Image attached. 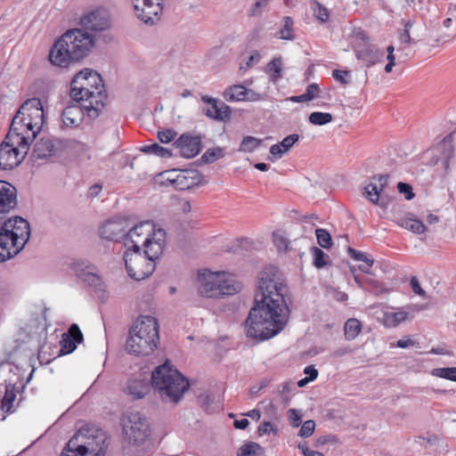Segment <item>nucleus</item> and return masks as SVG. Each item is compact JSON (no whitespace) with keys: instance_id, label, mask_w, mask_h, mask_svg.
<instances>
[{"instance_id":"9d476101","label":"nucleus","mask_w":456,"mask_h":456,"mask_svg":"<svg viewBox=\"0 0 456 456\" xmlns=\"http://www.w3.org/2000/svg\"><path fill=\"white\" fill-rule=\"evenodd\" d=\"M22 130L14 125L10 127L4 142L0 144V169L10 170L19 166L28 154L30 140L16 131Z\"/></svg>"},{"instance_id":"f257e3e1","label":"nucleus","mask_w":456,"mask_h":456,"mask_svg":"<svg viewBox=\"0 0 456 456\" xmlns=\"http://www.w3.org/2000/svg\"><path fill=\"white\" fill-rule=\"evenodd\" d=\"M254 302L245 323L247 336L263 340L281 332L289 321L290 297L275 266L265 267L259 273Z\"/></svg>"},{"instance_id":"ea45409f","label":"nucleus","mask_w":456,"mask_h":456,"mask_svg":"<svg viewBox=\"0 0 456 456\" xmlns=\"http://www.w3.org/2000/svg\"><path fill=\"white\" fill-rule=\"evenodd\" d=\"M431 374L456 382V367L436 368L431 370Z\"/></svg>"},{"instance_id":"e2e57ef3","label":"nucleus","mask_w":456,"mask_h":456,"mask_svg":"<svg viewBox=\"0 0 456 456\" xmlns=\"http://www.w3.org/2000/svg\"><path fill=\"white\" fill-rule=\"evenodd\" d=\"M304 373L307 375V379L310 381H314L318 377V370L314 368V365L306 366L304 370Z\"/></svg>"},{"instance_id":"13d9d810","label":"nucleus","mask_w":456,"mask_h":456,"mask_svg":"<svg viewBox=\"0 0 456 456\" xmlns=\"http://www.w3.org/2000/svg\"><path fill=\"white\" fill-rule=\"evenodd\" d=\"M289 419L293 427H298L301 424V415L295 409H290L288 411Z\"/></svg>"},{"instance_id":"cd10ccee","label":"nucleus","mask_w":456,"mask_h":456,"mask_svg":"<svg viewBox=\"0 0 456 456\" xmlns=\"http://www.w3.org/2000/svg\"><path fill=\"white\" fill-rule=\"evenodd\" d=\"M86 79V73L84 70H80L75 76V77L71 81V89H70V103L82 105L81 102L84 101V85L80 83V80Z\"/></svg>"},{"instance_id":"8fccbe9b","label":"nucleus","mask_w":456,"mask_h":456,"mask_svg":"<svg viewBox=\"0 0 456 456\" xmlns=\"http://www.w3.org/2000/svg\"><path fill=\"white\" fill-rule=\"evenodd\" d=\"M298 134H292L288 136H286L279 144L282 148V151L285 153L289 151V149L294 145V143L298 141Z\"/></svg>"},{"instance_id":"7ed1b4c3","label":"nucleus","mask_w":456,"mask_h":456,"mask_svg":"<svg viewBox=\"0 0 456 456\" xmlns=\"http://www.w3.org/2000/svg\"><path fill=\"white\" fill-rule=\"evenodd\" d=\"M159 343V323L150 315L140 316L129 331L126 349L134 355H149Z\"/></svg>"},{"instance_id":"4468645a","label":"nucleus","mask_w":456,"mask_h":456,"mask_svg":"<svg viewBox=\"0 0 456 456\" xmlns=\"http://www.w3.org/2000/svg\"><path fill=\"white\" fill-rule=\"evenodd\" d=\"M77 146L80 151L84 150V144L73 139L65 142L54 137H42L34 146L32 156L35 159H44L55 155L63 148L72 149Z\"/></svg>"},{"instance_id":"4be33fe9","label":"nucleus","mask_w":456,"mask_h":456,"mask_svg":"<svg viewBox=\"0 0 456 456\" xmlns=\"http://www.w3.org/2000/svg\"><path fill=\"white\" fill-rule=\"evenodd\" d=\"M85 112L82 105L69 103L61 113L63 126L69 128L78 127L84 121Z\"/></svg>"},{"instance_id":"680f3d73","label":"nucleus","mask_w":456,"mask_h":456,"mask_svg":"<svg viewBox=\"0 0 456 456\" xmlns=\"http://www.w3.org/2000/svg\"><path fill=\"white\" fill-rule=\"evenodd\" d=\"M262 56L258 51H253L246 62V68H250L260 61Z\"/></svg>"},{"instance_id":"423d86ee","label":"nucleus","mask_w":456,"mask_h":456,"mask_svg":"<svg viewBox=\"0 0 456 456\" xmlns=\"http://www.w3.org/2000/svg\"><path fill=\"white\" fill-rule=\"evenodd\" d=\"M151 256L162 255L166 247V232L156 228L151 221L135 224L126 232L124 245L127 250H140V245Z\"/></svg>"},{"instance_id":"393cba45","label":"nucleus","mask_w":456,"mask_h":456,"mask_svg":"<svg viewBox=\"0 0 456 456\" xmlns=\"http://www.w3.org/2000/svg\"><path fill=\"white\" fill-rule=\"evenodd\" d=\"M422 309L423 307L418 305H407L397 312L386 314L385 322L387 325L395 327L406 320L413 319L414 314Z\"/></svg>"},{"instance_id":"bb28decb","label":"nucleus","mask_w":456,"mask_h":456,"mask_svg":"<svg viewBox=\"0 0 456 456\" xmlns=\"http://www.w3.org/2000/svg\"><path fill=\"white\" fill-rule=\"evenodd\" d=\"M62 452L86 456V433L83 427H80L77 433L69 439Z\"/></svg>"},{"instance_id":"5701e85b","label":"nucleus","mask_w":456,"mask_h":456,"mask_svg":"<svg viewBox=\"0 0 456 456\" xmlns=\"http://www.w3.org/2000/svg\"><path fill=\"white\" fill-rule=\"evenodd\" d=\"M388 175H379L371 178L370 183L364 187L363 195L373 204L378 205L381 192L387 185Z\"/></svg>"},{"instance_id":"bf43d9fd","label":"nucleus","mask_w":456,"mask_h":456,"mask_svg":"<svg viewBox=\"0 0 456 456\" xmlns=\"http://www.w3.org/2000/svg\"><path fill=\"white\" fill-rule=\"evenodd\" d=\"M305 93L311 101L318 96L320 93L319 86L315 83L310 84L307 86Z\"/></svg>"},{"instance_id":"7c9ffc66","label":"nucleus","mask_w":456,"mask_h":456,"mask_svg":"<svg viewBox=\"0 0 456 456\" xmlns=\"http://www.w3.org/2000/svg\"><path fill=\"white\" fill-rule=\"evenodd\" d=\"M396 224L416 234H422L427 230L425 224L421 221L413 218L412 216L400 217L396 220Z\"/></svg>"},{"instance_id":"1a4fd4ad","label":"nucleus","mask_w":456,"mask_h":456,"mask_svg":"<svg viewBox=\"0 0 456 456\" xmlns=\"http://www.w3.org/2000/svg\"><path fill=\"white\" fill-rule=\"evenodd\" d=\"M199 293L204 297H219L239 292L241 286L225 272L204 270L199 273Z\"/></svg>"},{"instance_id":"aec40b11","label":"nucleus","mask_w":456,"mask_h":456,"mask_svg":"<svg viewBox=\"0 0 456 456\" xmlns=\"http://www.w3.org/2000/svg\"><path fill=\"white\" fill-rule=\"evenodd\" d=\"M126 232V221L123 219L110 220L103 224L100 228V235L102 238L108 240H123L125 242V236Z\"/></svg>"},{"instance_id":"09e8293b","label":"nucleus","mask_w":456,"mask_h":456,"mask_svg":"<svg viewBox=\"0 0 456 456\" xmlns=\"http://www.w3.org/2000/svg\"><path fill=\"white\" fill-rule=\"evenodd\" d=\"M281 58L273 59L268 64L269 71L273 72L272 76L273 78H278L281 76Z\"/></svg>"},{"instance_id":"a211bd4d","label":"nucleus","mask_w":456,"mask_h":456,"mask_svg":"<svg viewBox=\"0 0 456 456\" xmlns=\"http://www.w3.org/2000/svg\"><path fill=\"white\" fill-rule=\"evenodd\" d=\"M201 101L208 106L203 109L205 115L212 119L225 121L230 118L231 108L224 102L203 95Z\"/></svg>"},{"instance_id":"49530a36","label":"nucleus","mask_w":456,"mask_h":456,"mask_svg":"<svg viewBox=\"0 0 456 456\" xmlns=\"http://www.w3.org/2000/svg\"><path fill=\"white\" fill-rule=\"evenodd\" d=\"M15 397L16 395L12 390L6 389L4 396L2 400V409L7 412L11 411Z\"/></svg>"},{"instance_id":"c756f323","label":"nucleus","mask_w":456,"mask_h":456,"mask_svg":"<svg viewBox=\"0 0 456 456\" xmlns=\"http://www.w3.org/2000/svg\"><path fill=\"white\" fill-rule=\"evenodd\" d=\"M88 269L87 265V290L90 289L100 300L103 301L106 298L105 284L101 276Z\"/></svg>"},{"instance_id":"6ab92c4d","label":"nucleus","mask_w":456,"mask_h":456,"mask_svg":"<svg viewBox=\"0 0 456 456\" xmlns=\"http://www.w3.org/2000/svg\"><path fill=\"white\" fill-rule=\"evenodd\" d=\"M174 146L179 151L182 157L194 158L200 151L201 136L183 134L174 142Z\"/></svg>"},{"instance_id":"052dcab7","label":"nucleus","mask_w":456,"mask_h":456,"mask_svg":"<svg viewBox=\"0 0 456 456\" xmlns=\"http://www.w3.org/2000/svg\"><path fill=\"white\" fill-rule=\"evenodd\" d=\"M410 283H411V287L413 290V292L419 296H421V297H425L426 296V292L424 289H422V288L420 287V284L417 279V277L413 276L411 278V281H410Z\"/></svg>"},{"instance_id":"58836bf2","label":"nucleus","mask_w":456,"mask_h":456,"mask_svg":"<svg viewBox=\"0 0 456 456\" xmlns=\"http://www.w3.org/2000/svg\"><path fill=\"white\" fill-rule=\"evenodd\" d=\"M261 143L262 140L248 135L243 138L240 146V151L243 152H252L258 148Z\"/></svg>"},{"instance_id":"b1692460","label":"nucleus","mask_w":456,"mask_h":456,"mask_svg":"<svg viewBox=\"0 0 456 456\" xmlns=\"http://www.w3.org/2000/svg\"><path fill=\"white\" fill-rule=\"evenodd\" d=\"M83 334L77 324H72L68 333L62 335L60 341L61 354H68L73 352L77 346V343H81Z\"/></svg>"},{"instance_id":"4d7b16f0","label":"nucleus","mask_w":456,"mask_h":456,"mask_svg":"<svg viewBox=\"0 0 456 456\" xmlns=\"http://www.w3.org/2000/svg\"><path fill=\"white\" fill-rule=\"evenodd\" d=\"M348 75L349 72L346 70L335 69L332 72L333 77L343 85H346L349 83V80L346 78Z\"/></svg>"},{"instance_id":"c85d7f7f","label":"nucleus","mask_w":456,"mask_h":456,"mask_svg":"<svg viewBox=\"0 0 456 456\" xmlns=\"http://www.w3.org/2000/svg\"><path fill=\"white\" fill-rule=\"evenodd\" d=\"M126 390L134 398L140 399L150 391V384L147 379H133L128 381Z\"/></svg>"},{"instance_id":"e433bc0d","label":"nucleus","mask_w":456,"mask_h":456,"mask_svg":"<svg viewBox=\"0 0 456 456\" xmlns=\"http://www.w3.org/2000/svg\"><path fill=\"white\" fill-rule=\"evenodd\" d=\"M142 151L147 154H153L162 158H169L172 156L170 150L160 146L158 143H152L142 148Z\"/></svg>"},{"instance_id":"4c0bfd02","label":"nucleus","mask_w":456,"mask_h":456,"mask_svg":"<svg viewBox=\"0 0 456 456\" xmlns=\"http://www.w3.org/2000/svg\"><path fill=\"white\" fill-rule=\"evenodd\" d=\"M332 115L328 112L314 111L310 114L309 122L314 126H323L332 121Z\"/></svg>"},{"instance_id":"37998d69","label":"nucleus","mask_w":456,"mask_h":456,"mask_svg":"<svg viewBox=\"0 0 456 456\" xmlns=\"http://www.w3.org/2000/svg\"><path fill=\"white\" fill-rule=\"evenodd\" d=\"M316 237L318 244L324 248H329L332 246V239L330 234L325 229H316Z\"/></svg>"},{"instance_id":"f8f14e48","label":"nucleus","mask_w":456,"mask_h":456,"mask_svg":"<svg viewBox=\"0 0 456 456\" xmlns=\"http://www.w3.org/2000/svg\"><path fill=\"white\" fill-rule=\"evenodd\" d=\"M160 256H151L147 250H143V254L141 250H126L124 260L128 275L136 281L148 278L154 272Z\"/></svg>"},{"instance_id":"de8ad7c7","label":"nucleus","mask_w":456,"mask_h":456,"mask_svg":"<svg viewBox=\"0 0 456 456\" xmlns=\"http://www.w3.org/2000/svg\"><path fill=\"white\" fill-rule=\"evenodd\" d=\"M314 428H315L314 421L311 420V419L306 420L303 423L298 435L302 437H309L314 434Z\"/></svg>"},{"instance_id":"f704fd0d","label":"nucleus","mask_w":456,"mask_h":456,"mask_svg":"<svg viewBox=\"0 0 456 456\" xmlns=\"http://www.w3.org/2000/svg\"><path fill=\"white\" fill-rule=\"evenodd\" d=\"M451 137V134L445 137L439 145V148L442 149L443 166L445 169L449 167V161L453 156V146L452 144Z\"/></svg>"},{"instance_id":"5fc2aeb1","label":"nucleus","mask_w":456,"mask_h":456,"mask_svg":"<svg viewBox=\"0 0 456 456\" xmlns=\"http://www.w3.org/2000/svg\"><path fill=\"white\" fill-rule=\"evenodd\" d=\"M269 3V0H256L255 4L251 7L249 11L250 16H260L262 13V9L266 7Z\"/></svg>"},{"instance_id":"79ce46f5","label":"nucleus","mask_w":456,"mask_h":456,"mask_svg":"<svg viewBox=\"0 0 456 456\" xmlns=\"http://www.w3.org/2000/svg\"><path fill=\"white\" fill-rule=\"evenodd\" d=\"M347 252H348V255L353 259H354L355 261H361V262H363L364 264H367L368 267H371L374 264V260L364 252L356 250L350 247L347 248Z\"/></svg>"},{"instance_id":"a18cd8bd","label":"nucleus","mask_w":456,"mask_h":456,"mask_svg":"<svg viewBox=\"0 0 456 456\" xmlns=\"http://www.w3.org/2000/svg\"><path fill=\"white\" fill-rule=\"evenodd\" d=\"M313 256H314V265L317 268H322L326 265L325 261V253L320 249L319 248H313Z\"/></svg>"},{"instance_id":"338daca9","label":"nucleus","mask_w":456,"mask_h":456,"mask_svg":"<svg viewBox=\"0 0 456 456\" xmlns=\"http://www.w3.org/2000/svg\"><path fill=\"white\" fill-rule=\"evenodd\" d=\"M270 153L274 157V158H281L282 155L285 153L284 151H282V148L281 146L277 143V144H273L271 146L270 148Z\"/></svg>"},{"instance_id":"c9c22d12","label":"nucleus","mask_w":456,"mask_h":456,"mask_svg":"<svg viewBox=\"0 0 456 456\" xmlns=\"http://www.w3.org/2000/svg\"><path fill=\"white\" fill-rule=\"evenodd\" d=\"M262 453V447L255 442H249L243 444L238 451V456H257Z\"/></svg>"},{"instance_id":"c03bdc74","label":"nucleus","mask_w":456,"mask_h":456,"mask_svg":"<svg viewBox=\"0 0 456 456\" xmlns=\"http://www.w3.org/2000/svg\"><path fill=\"white\" fill-rule=\"evenodd\" d=\"M273 243L279 251L287 250L289 241L285 236H283V234H281L280 232H274L273 233Z\"/></svg>"},{"instance_id":"20e7f679","label":"nucleus","mask_w":456,"mask_h":456,"mask_svg":"<svg viewBox=\"0 0 456 456\" xmlns=\"http://www.w3.org/2000/svg\"><path fill=\"white\" fill-rule=\"evenodd\" d=\"M86 56V31L72 28L64 33L53 45L49 59L59 67H68Z\"/></svg>"},{"instance_id":"6e6552de","label":"nucleus","mask_w":456,"mask_h":456,"mask_svg":"<svg viewBox=\"0 0 456 456\" xmlns=\"http://www.w3.org/2000/svg\"><path fill=\"white\" fill-rule=\"evenodd\" d=\"M14 125L22 130L16 131L20 135L33 142L44 125V109L38 98L27 100L13 117L11 127Z\"/></svg>"},{"instance_id":"2eb2a0df","label":"nucleus","mask_w":456,"mask_h":456,"mask_svg":"<svg viewBox=\"0 0 456 456\" xmlns=\"http://www.w3.org/2000/svg\"><path fill=\"white\" fill-rule=\"evenodd\" d=\"M137 17L146 24L153 25L162 15V0H133Z\"/></svg>"},{"instance_id":"3c124183","label":"nucleus","mask_w":456,"mask_h":456,"mask_svg":"<svg viewBox=\"0 0 456 456\" xmlns=\"http://www.w3.org/2000/svg\"><path fill=\"white\" fill-rule=\"evenodd\" d=\"M315 8H314V16L322 22H326L330 17L328 10L319 3H315Z\"/></svg>"},{"instance_id":"412c9836","label":"nucleus","mask_w":456,"mask_h":456,"mask_svg":"<svg viewBox=\"0 0 456 456\" xmlns=\"http://www.w3.org/2000/svg\"><path fill=\"white\" fill-rule=\"evenodd\" d=\"M200 175L196 170L185 169L180 170L176 175L168 180L173 183L176 190L185 191L200 183Z\"/></svg>"},{"instance_id":"9b49d317","label":"nucleus","mask_w":456,"mask_h":456,"mask_svg":"<svg viewBox=\"0 0 456 456\" xmlns=\"http://www.w3.org/2000/svg\"><path fill=\"white\" fill-rule=\"evenodd\" d=\"M108 94L102 76L87 69V119L97 118L105 110Z\"/></svg>"},{"instance_id":"72a5a7b5","label":"nucleus","mask_w":456,"mask_h":456,"mask_svg":"<svg viewBox=\"0 0 456 456\" xmlns=\"http://www.w3.org/2000/svg\"><path fill=\"white\" fill-rule=\"evenodd\" d=\"M293 26V20L288 16L284 17L283 27L278 32H276L275 37L282 40H293L295 37Z\"/></svg>"},{"instance_id":"473e14b6","label":"nucleus","mask_w":456,"mask_h":456,"mask_svg":"<svg viewBox=\"0 0 456 456\" xmlns=\"http://www.w3.org/2000/svg\"><path fill=\"white\" fill-rule=\"evenodd\" d=\"M362 330V323L355 318L348 319L344 326V333L346 340L354 339Z\"/></svg>"},{"instance_id":"f3484780","label":"nucleus","mask_w":456,"mask_h":456,"mask_svg":"<svg viewBox=\"0 0 456 456\" xmlns=\"http://www.w3.org/2000/svg\"><path fill=\"white\" fill-rule=\"evenodd\" d=\"M17 206V190L10 183L0 180V221Z\"/></svg>"},{"instance_id":"774afa93","label":"nucleus","mask_w":456,"mask_h":456,"mask_svg":"<svg viewBox=\"0 0 456 456\" xmlns=\"http://www.w3.org/2000/svg\"><path fill=\"white\" fill-rule=\"evenodd\" d=\"M272 429H273L272 423L269 421H265V422H263L258 427V434H259V436H263V435L268 434L270 432V430H272Z\"/></svg>"},{"instance_id":"864d4df0","label":"nucleus","mask_w":456,"mask_h":456,"mask_svg":"<svg viewBox=\"0 0 456 456\" xmlns=\"http://www.w3.org/2000/svg\"><path fill=\"white\" fill-rule=\"evenodd\" d=\"M175 135L176 133L173 129H166L163 131H159L157 137L162 143H168L175 138Z\"/></svg>"},{"instance_id":"a878e982","label":"nucleus","mask_w":456,"mask_h":456,"mask_svg":"<svg viewBox=\"0 0 456 456\" xmlns=\"http://www.w3.org/2000/svg\"><path fill=\"white\" fill-rule=\"evenodd\" d=\"M356 58L362 61L367 67L375 65L381 61L384 52L372 45H364L355 51Z\"/></svg>"},{"instance_id":"603ef678","label":"nucleus","mask_w":456,"mask_h":456,"mask_svg":"<svg viewBox=\"0 0 456 456\" xmlns=\"http://www.w3.org/2000/svg\"><path fill=\"white\" fill-rule=\"evenodd\" d=\"M413 23L409 20L404 25V30L400 34L399 40L401 44H411L413 42V39L410 36V29L411 28Z\"/></svg>"},{"instance_id":"dca6fc26","label":"nucleus","mask_w":456,"mask_h":456,"mask_svg":"<svg viewBox=\"0 0 456 456\" xmlns=\"http://www.w3.org/2000/svg\"><path fill=\"white\" fill-rule=\"evenodd\" d=\"M109 444L110 438L104 430L87 425V456H105Z\"/></svg>"},{"instance_id":"0e129e2a","label":"nucleus","mask_w":456,"mask_h":456,"mask_svg":"<svg viewBox=\"0 0 456 456\" xmlns=\"http://www.w3.org/2000/svg\"><path fill=\"white\" fill-rule=\"evenodd\" d=\"M102 190V185L100 183H94L92 186L89 187L87 191V196L90 197H96L98 196Z\"/></svg>"},{"instance_id":"69168bd1","label":"nucleus","mask_w":456,"mask_h":456,"mask_svg":"<svg viewBox=\"0 0 456 456\" xmlns=\"http://www.w3.org/2000/svg\"><path fill=\"white\" fill-rule=\"evenodd\" d=\"M353 352V350L350 347H341L337 350H335L331 355L335 358H340L343 356H346L347 354H350Z\"/></svg>"},{"instance_id":"0eeeda50","label":"nucleus","mask_w":456,"mask_h":456,"mask_svg":"<svg viewBox=\"0 0 456 456\" xmlns=\"http://www.w3.org/2000/svg\"><path fill=\"white\" fill-rule=\"evenodd\" d=\"M124 442L122 456H146L144 444L150 436L149 423L139 412H130L122 419Z\"/></svg>"},{"instance_id":"f03ea898","label":"nucleus","mask_w":456,"mask_h":456,"mask_svg":"<svg viewBox=\"0 0 456 456\" xmlns=\"http://www.w3.org/2000/svg\"><path fill=\"white\" fill-rule=\"evenodd\" d=\"M189 386L187 379L167 361L151 373V387L164 402L179 403Z\"/></svg>"},{"instance_id":"a19ab883","label":"nucleus","mask_w":456,"mask_h":456,"mask_svg":"<svg viewBox=\"0 0 456 456\" xmlns=\"http://www.w3.org/2000/svg\"><path fill=\"white\" fill-rule=\"evenodd\" d=\"M224 157V151L222 148L216 147L208 149L200 158L201 161L205 164H210Z\"/></svg>"},{"instance_id":"39448f33","label":"nucleus","mask_w":456,"mask_h":456,"mask_svg":"<svg viewBox=\"0 0 456 456\" xmlns=\"http://www.w3.org/2000/svg\"><path fill=\"white\" fill-rule=\"evenodd\" d=\"M30 237V227L27 220L14 216L4 220L0 228V263L17 256Z\"/></svg>"},{"instance_id":"ddd939ff","label":"nucleus","mask_w":456,"mask_h":456,"mask_svg":"<svg viewBox=\"0 0 456 456\" xmlns=\"http://www.w3.org/2000/svg\"><path fill=\"white\" fill-rule=\"evenodd\" d=\"M112 19L109 10L103 6H94L87 11V52L97 42H106L105 31L111 28Z\"/></svg>"},{"instance_id":"2f4dec72","label":"nucleus","mask_w":456,"mask_h":456,"mask_svg":"<svg viewBox=\"0 0 456 456\" xmlns=\"http://www.w3.org/2000/svg\"><path fill=\"white\" fill-rule=\"evenodd\" d=\"M247 97V88L242 85H233L225 89L224 98L227 102L244 101Z\"/></svg>"},{"instance_id":"6e6d98bb","label":"nucleus","mask_w":456,"mask_h":456,"mask_svg":"<svg viewBox=\"0 0 456 456\" xmlns=\"http://www.w3.org/2000/svg\"><path fill=\"white\" fill-rule=\"evenodd\" d=\"M397 188L400 193L404 194V198L406 200H410L414 197V193L412 192V187L410 184L399 182L397 184Z\"/></svg>"}]
</instances>
